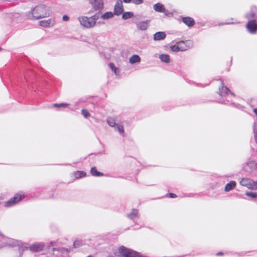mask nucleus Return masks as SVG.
<instances>
[{"instance_id":"12","label":"nucleus","mask_w":257,"mask_h":257,"mask_svg":"<svg viewBox=\"0 0 257 257\" xmlns=\"http://www.w3.org/2000/svg\"><path fill=\"white\" fill-rule=\"evenodd\" d=\"M166 37V34L164 32H158L156 33L153 36L155 41H161L164 40Z\"/></svg>"},{"instance_id":"6","label":"nucleus","mask_w":257,"mask_h":257,"mask_svg":"<svg viewBox=\"0 0 257 257\" xmlns=\"http://www.w3.org/2000/svg\"><path fill=\"white\" fill-rule=\"evenodd\" d=\"M122 0H117L114 7L113 13L116 16H119L123 13L124 8Z\"/></svg>"},{"instance_id":"18","label":"nucleus","mask_w":257,"mask_h":257,"mask_svg":"<svg viewBox=\"0 0 257 257\" xmlns=\"http://www.w3.org/2000/svg\"><path fill=\"white\" fill-rule=\"evenodd\" d=\"M141 60V58L139 55L134 54L130 58L129 62L131 64H134L136 63H139Z\"/></svg>"},{"instance_id":"27","label":"nucleus","mask_w":257,"mask_h":257,"mask_svg":"<svg viewBox=\"0 0 257 257\" xmlns=\"http://www.w3.org/2000/svg\"><path fill=\"white\" fill-rule=\"evenodd\" d=\"M107 122L108 124L111 127H114L115 125H116L115 120L114 118L112 117H108L107 119Z\"/></svg>"},{"instance_id":"3","label":"nucleus","mask_w":257,"mask_h":257,"mask_svg":"<svg viewBox=\"0 0 257 257\" xmlns=\"http://www.w3.org/2000/svg\"><path fill=\"white\" fill-rule=\"evenodd\" d=\"M77 19L80 25L87 29L93 28L96 25V19L95 16L88 17L81 16H79Z\"/></svg>"},{"instance_id":"30","label":"nucleus","mask_w":257,"mask_h":257,"mask_svg":"<svg viewBox=\"0 0 257 257\" xmlns=\"http://www.w3.org/2000/svg\"><path fill=\"white\" fill-rule=\"evenodd\" d=\"M245 195L252 198H255L257 197V193L253 192H247L245 193Z\"/></svg>"},{"instance_id":"22","label":"nucleus","mask_w":257,"mask_h":257,"mask_svg":"<svg viewBox=\"0 0 257 257\" xmlns=\"http://www.w3.org/2000/svg\"><path fill=\"white\" fill-rule=\"evenodd\" d=\"M138 214V210L136 209H133L132 210V212L128 214H127V216L130 219H133L137 217Z\"/></svg>"},{"instance_id":"17","label":"nucleus","mask_w":257,"mask_h":257,"mask_svg":"<svg viewBox=\"0 0 257 257\" xmlns=\"http://www.w3.org/2000/svg\"><path fill=\"white\" fill-rule=\"evenodd\" d=\"M236 186V182L234 181H231L229 183H227L224 188L226 192H229L235 188Z\"/></svg>"},{"instance_id":"15","label":"nucleus","mask_w":257,"mask_h":257,"mask_svg":"<svg viewBox=\"0 0 257 257\" xmlns=\"http://www.w3.org/2000/svg\"><path fill=\"white\" fill-rule=\"evenodd\" d=\"M240 184L241 186H245L247 187V188L250 189V186L251 185V180L249 178H242L240 181Z\"/></svg>"},{"instance_id":"45","label":"nucleus","mask_w":257,"mask_h":257,"mask_svg":"<svg viewBox=\"0 0 257 257\" xmlns=\"http://www.w3.org/2000/svg\"><path fill=\"white\" fill-rule=\"evenodd\" d=\"M54 243V242H51V243H51L52 245H53V243Z\"/></svg>"},{"instance_id":"43","label":"nucleus","mask_w":257,"mask_h":257,"mask_svg":"<svg viewBox=\"0 0 257 257\" xmlns=\"http://www.w3.org/2000/svg\"><path fill=\"white\" fill-rule=\"evenodd\" d=\"M223 103H224V104H229V102L228 100H226L225 101H224V102H223Z\"/></svg>"},{"instance_id":"25","label":"nucleus","mask_w":257,"mask_h":257,"mask_svg":"<svg viewBox=\"0 0 257 257\" xmlns=\"http://www.w3.org/2000/svg\"><path fill=\"white\" fill-rule=\"evenodd\" d=\"M109 68L112 71L114 72L116 75H119L120 70L117 67H115L113 63H110L109 64Z\"/></svg>"},{"instance_id":"33","label":"nucleus","mask_w":257,"mask_h":257,"mask_svg":"<svg viewBox=\"0 0 257 257\" xmlns=\"http://www.w3.org/2000/svg\"><path fill=\"white\" fill-rule=\"evenodd\" d=\"M69 105H70L69 104H68V103H59V104L55 103V104H53V106L54 107H67V106H68Z\"/></svg>"},{"instance_id":"1","label":"nucleus","mask_w":257,"mask_h":257,"mask_svg":"<svg viewBox=\"0 0 257 257\" xmlns=\"http://www.w3.org/2000/svg\"><path fill=\"white\" fill-rule=\"evenodd\" d=\"M51 15L50 8L44 5L36 6L28 13L27 16L29 20H39L48 17Z\"/></svg>"},{"instance_id":"29","label":"nucleus","mask_w":257,"mask_h":257,"mask_svg":"<svg viewBox=\"0 0 257 257\" xmlns=\"http://www.w3.org/2000/svg\"><path fill=\"white\" fill-rule=\"evenodd\" d=\"M246 164L247 166H248L251 169H253L255 168L256 167V163L252 160H249L247 163Z\"/></svg>"},{"instance_id":"38","label":"nucleus","mask_w":257,"mask_h":257,"mask_svg":"<svg viewBox=\"0 0 257 257\" xmlns=\"http://www.w3.org/2000/svg\"><path fill=\"white\" fill-rule=\"evenodd\" d=\"M254 17V14L252 12H251L250 14L247 15L246 16V17L247 18V19H250V18H252Z\"/></svg>"},{"instance_id":"16","label":"nucleus","mask_w":257,"mask_h":257,"mask_svg":"<svg viewBox=\"0 0 257 257\" xmlns=\"http://www.w3.org/2000/svg\"><path fill=\"white\" fill-rule=\"evenodd\" d=\"M219 94L221 96H224L225 94H227L228 93H230V94L234 96V94L231 93L230 90L226 86L222 85L221 88H219Z\"/></svg>"},{"instance_id":"35","label":"nucleus","mask_w":257,"mask_h":257,"mask_svg":"<svg viewBox=\"0 0 257 257\" xmlns=\"http://www.w3.org/2000/svg\"><path fill=\"white\" fill-rule=\"evenodd\" d=\"M250 189L252 190H257V181H253L252 180H251V183L250 186Z\"/></svg>"},{"instance_id":"20","label":"nucleus","mask_w":257,"mask_h":257,"mask_svg":"<svg viewBox=\"0 0 257 257\" xmlns=\"http://www.w3.org/2000/svg\"><path fill=\"white\" fill-rule=\"evenodd\" d=\"M75 179H79L83 177H85L86 175V173L82 171H77L74 172L73 174Z\"/></svg>"},{"instance_id":"40","label":"nucleus","mask_w":257,"mask_h":257,"mask_svg":"<svg viewBox=\"0 0 257 257\" xmlns=\"http://www.w3.org/2000/svg\"><path fill=\"white\" fill-rule=\"evenodd\" d=\"M169 195L171 198H175L176 197V195L174 193H169Z\"/></svg>"},{"instance_id":"32","label":"nucleus","mask_w":257,"mask_h":257,"mask_svg":"<svg viewBox=\"0 0 257 257\" xmlns=\"http://www.w3.org/2000/svg\"><path fill=\"white\" fill-rule=\"evenodd\" d=\"M171 50L173 52L181 51L179 49V47L177 43L174 45L170 47Z\"/></svg>"},{"instance_id":"2","label":"nucleus","mask_w":257,"mask_h":257,"mask_svg":"<svg viewBox=\"0 0 257 257\" xmlns=\"http://www.w3.org/2000/svg\"><path fill=\"white\" fill-rule=\"evenodd\" d=\"M114 256L109 255L107 257H144L141 252L126 248L124 246H119L116 250L114 251Z\"/></svg>"},{"instance_id":"11","label":"nucleus","mask_w":257,"mask_h":257,"mask_svg":"<svg viewBox=\"0 0 257 257\" xmlns=\"http://www.w3.org/2000/svg\"><path fill=\"white\" fill-rule=\"evenodd\" d=\"M150 20H145L138 22L136 24L137 28L141 31H146L150 25Z\"/></svg>"},{"instance_id":"8","label":"nucleus","mask_w":257,"mask_h":257,"mask_svg":"<svg viewBox=\"0 0 257 257\" xmlns=\"http://www.w3.org/2000/svg\"><path fill=\"white\" fill-rule=\"evenodd\" d=\"M56 23L55 19L51 18L47 20L40 21L39 22V25L44 28H51L53 27Z\"/></svg>"},{"instance_id":"5","label":"nucleus","mask_w":257,"mask_h":257,"mask_svg":"<svg viewBox=\"0 0 257 257\" xmlns=\"http://www.w3.org/2000/svg\"><path fill=\"white\" fill-rule=\"evenodd\" d=\"M44 247L45 245L44 243H36L30 245L29 247H24L23 248L22 250H25L29 248L31 251L33 252H40L44 249Z\"/></svg>"},{"instance_id":"36","label":"nucleus","mask_w":257,"mask_h":257,"mask_svg":"<svg viewBox=\"0 0 257 257\" xmlns=\"http://www.w3.org/2000/svg\"><path fill=\"white\" fill-rule=\"evenodd\" d=\"M81 113L85 118H87L90 116V113L86 109H82L81 110Z\"/></svg>"},{"instance_id":"26","label":"nucleus","mask_w":257,"mask_h":257,"mask_svg":"<svg viewBox=\"0 0 257 257\" xmlns=\"http://www.w3.org/2000/svg\"><path fill=\"white\" fill-rule=\"evenodd\" d=\"M134 17L133 13L131 12H127L123 13L122 15V19L123 20H126L128 19L132 18Z\"/></svg>"},{"instance_id":"44","label":"nucleus","mask_w":257,"mask_h":257,"mask_svg":"<svg viewBox=\"0 0 257 257\" xmlns=\"http://www.w3.org/2000/svg\"><path fill=\"white\" fill-rule=\"evenodd\" d=\"M222 254V252H218V253H217V255H221V254Z\"/></svg>"},{"instance_id":"14","label":"nucleus","mask_w":257,"mask_h":257,"mask_svg":"<svg viewBox=\"0 0 257 257\" xmlns=\"http://www.w3.org/2000/svg\"><path fill=\"white\" fill-rule=\"evenodd\" d=\"M188 42H184V41H180L177 43V44L178 45V46L179 47V49L181 51H186L189 48H190L189 46H188L186 44Z\"/></svg>"},{"instance_id":"19","label":"nucleus","mask_w":257,"mask_h":257,"mask_svg":"<svg viewBox=\"0 0 257 257\" xmlns=\"http://www.w3.org/2000/svg\"><path fill=\"white\" fill-rule=\"evenodd\" d=\"M114 15H115L113 12H107L102 14L100 18L103 20H108L112 18Z\"/></svg>"},{"instance_id":"37","label":"nucleus","mask_w":257,"mask_h":257,"mask_svg":"<svg viewBox=\"0 0 257 257\" xmlns=\"http://www.w3.org/2000/svg\"><path fill=\"white\" fill-rule=\"evenodd\" d=\"M58 251L62 252V253H67L69 251V249L68 248H60L58 249Z\"/></svg>"},{"instance_id":"4","label":"nucleus","mask_w":257,"mask_h":257,"mask_svg":"<svg viewBox=\"0 0 257 257\" xmlns=\"http://www.w3.org/2000/svg\"><path fill=\"white\" fill-rule=\"evenodd\" d=\"M24 198V194L22 193L16 194L14 197L11 198L5 202L6 207H11L18 203Z\"/></svg>"},{"instance_id":"9","label":"nucleus","mask_w":257,"mask_h":257,"mask_svg":"<svg viewBox=\"0 0 257 257\" xmlns=\"http://www.w3.org/2000/svg\"><path fill=\"white\" fill-rule=\"evenodd\" d=\"M153 9L157 12L163 13L166 16L169 15L168 11L166 9L164 5L161 3H158L155 4L153 6Z\"/></svg>"},{"instance_id":"39","label":"nucleus","mask_w":257,"mask_h":257,"mask_svg":"<svg viewBox=\"0 0 257 257\" xmlns=\"http://www.w3.org/2000/svg\"><path fill=\"white\" fill-rule=\"evenodd\" d=\"M62 19L64 21H68L69 20V18L67 15H64L62 17Z\"/></svg>"},{"instance_id":"10","label":"nucleus","mask_w":257,"mask_h":257,"mask_svg":"<svg viewBox=\"0 0 257 257\" xmlns=\"http://www.w3.org/2000/svg\"><path fill=\"white\" fill-rule=\"evenodd\" d=\"M89 3L95 10H101L104 6L103 0H89Z\"/></svg>"},{"instance_id":"31","label":"nucleus","mask_w":257,"mask_h":257,"mask_svg":"<svg viewBox=\"0 0 257 257\" xmlns=\"http://www.w3.org/2000/svg\"><path fill=\"white\" fill-rule=\"evenodd\" d=\"M254 137L256 141V144L257 146V123H254L253 127Z\"/></svg>"},{"instance_id":"23","label":"nucleus","mask_w":257,"mask_h":257,"mask_svg":"<svg viewBox=\"0 0 257 257\" xmlns=\"http://www.w3.org/2000/svg\"><path fill=\"white\" fill-rule=\"evenodd\" d=\"M122 1L125 4L132 3L136 5H141L144 3L143 0H122Z\"/></svg>"},{"instance_id":"13","label":"nucleus","mask_w":257,"mask_h":257,"mask_svg":"<svg viewBox=\"0 0 257 257\" xmlns=\"http://www.w3.org/2000/svg\"><path fill=\"white\" fill-rule=\"evenodd\" d=\"M182 22L189 27L193 26L195 24L194 20L189 17H183Z\"/></svg>"},{"instance_id":"28","label":"nucleus","mask_w":257,"mask_h":257,"mask_svg":"<svg viewBox=\"0 0 257 257\" xmlns=\"http://www.w3.org/2000/svg\"><path fill=\"white\" fill-rule=\"evenodd\" d=\"M82 244H83V241L80 239H76L73 243V246L75 248L79 247L81 246Z\"/></svg>"},{"instance_id":"41","label":"nucleus","mask_w":257,"mask_h":257,"mask_svg":"<svg viewBox=\"0 0 257 257\" xmlns=\"http://www.w3.org/2000/svg\"><path fill=\"white\" fill-rule=\"evenodd\" d=\"M93 16H95V18L96 19V22L97 20L99 19V15L98 14H96L95 15H93Z\"/></svg>"},{"instance_id":"42","label":"nucleus","mask_w":257,"mask_h":257,"mask_svg":"<svg viewBox=\"0 0 257 257\" xmlns=\"http://www.w3.org/2000/svg\"><path fill=\"white\" fill-rule=\"evenodd\" d=\"M253 112H254V113L255 114L256 116H257V109L256 108H255L253 109Z\"/></svg>"},{"instance_id":"24","label":"nucleus","mask_w":257,"mask_h":257,"mask_svg":"<svg viewBox=\"0 0 257 257\" xmlns=\"http://www.w3.org/2000/svg\"><path fill=\"white\" fill-rule=\"evenodd\" d=\"M90 172L91 175L94 176L99 177L103 175V174L102 173L97 171L96 167H95L91 168Z\"/></svg>"},{"instance_id":"7","label":"nucleus","mask_w":257,"mask_h":257,"mask_svg":"<svg viewBox=\"0 0 257 257\" xmlns=\"http://www.w3.org/2000/svg\"><path fill=\"white\" fill-rule=\"evenodd\" d=\"M247 31L252 34H254L257 31V24L254 20L249 21L246 24Z\"/></svg>"},{"instance_id":"21","label":"nucleus","mask_w":257,"mask_h":257,"mask_svg":"<svg viewBox=\"0 0 257 257\" xmlns=\"http://www.w3.org/2000/svg\"><path fill=\"white\" fill-rule=\"evenodd\" d=\"M159 58L161 61L166 63H168L170 61V56L168 54H160Z\"/></svg>"},{"instance_id":"46","label":"nucleus","mask_w":257,"mask_h":257,"mask_svg":"<svg viewBox=\"0 0 257 257\" xmlns=\"http://www.w3.org/2000/svg\"><path fill=\"white\" fill-rule=\"evenodd\" d=\"M233 23H234V22H231V23H228L227 24H233Z\"/></svg>"},{"instance_id":"34","label":"nucleus","mask_w":257,"mask_h":257,"mask_svg":"<svg viewBox=\"0 0 257 257\" xmlns=\"http://www.w3.org/2000/svg\"><path fill=\"white\" fill-rule=\"evenodd\" d=\"M116 130L120 134H123L124 133L123 127L121 124H116Z\"/></svg>"}]
</instances>
